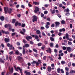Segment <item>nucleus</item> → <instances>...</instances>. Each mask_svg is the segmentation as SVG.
<instances>
[{"label": "nucleus", "mask_w": 75, "mask_h": 75, "mask_svg": "<svg viewBox=\"0 0 75 75\" xmlns=\"http://www.w3.org/2000/svg\"><path fill=\"white\" fill-rule=\"evenodd\" d=\"M4 11H5V13L6 14H7V11L9 14H11V13L12 9L11 8H10L9 10L8 8L5 7H4Z\"/></svg>", "instance_id": "nucleus-1"}, {"label": "nucleus", "mask_w": 75, "mask_h": 75, "mask_svg": "<svg viewBox=\"0 0 75 75\" xmlns=\"http://www.w3.org/2000/svg\"><path fill=\"white\" fill-rule=\"evenodd\" d=\"M17 59L19 62H23L24 59L22 57L20 56H18L17 58Z\"/></svg>", "instance_id": "nucleus-2"}, {"label": "nucleus", "mask_w": 75, "mask_h": 75, "mask_svg": "<svg viewBox=\"0 0 75 75\" xmlns=\"http://www.w3.org/2000/svg\"><path fill=\"white\" fill-rule=\"evenodd\" d=\"M40 11V8L38 6L35 7V10L34 11V12L35 13H37L39 11Z\"/></svg>", "instance_id": "nucleus-3"}, {"label": "nucleus", "mask_w": 75, "mask_h": 75, "mask_svg": "<svg viewBox=\"0 0 75 75\" xmlns=\"http://www.w3.org/2000/svg\"><path fill=\"white\" fill-rule=\"evenodd\" d=\"M66 38L67 40H68L69 41H72V39H69V35H68L67 33H66Z\"/></svg>", "instance_id": "nucleus-4"}, {"label": "nucleus", "mask_w": 75, "mask_h": 75, "mask_svg": "<svg viewBox=\"0 0 75 75\" xmlns=\"http://www.w3.org/2000/svg\"><path fill=\"white\" fill-rule=\"evenodd\" d=\"M33 18L32 19V21L33 22L37 21V17L35 16H33Z\"/></svg>", "instance_id": "nucleus-5"}, {"label": "nucleus", "mask_w": 75, "mask_h": 75, "mask_svg": "<svg viewBox=\"0 0 75 75\" xmlns=\"http://www.w3.org/2000/svg\"><path fill=\"white\" fill-rule=\"evenodd\" d=\"M21 23H18V21L16 22L15 24V25L16 27V26H17V25H18V26H21Z\"/></svg>", "instance_id": "nucleus-6"}, {"label": "nucleus", "mask_w": 75, "mask_h": 75, "mask_svg": "<svg viewBox=\"0 0 75 75\" xmlns=\"http://www.w3.org/2000/svg\"><path fill=\"white\" fill-rule=\"evenodd\" d=\"M14 67L15 69V70L17 71H18V70H20V71H21V69H20V68L19 67H18L17 68H16V67L15 66H14Z\"/></svg>", "instance_id": "nucleus-7"}, {"label": "nucleus", "mask_w": 75, "mask_h": 75, "mask_svg": "<svg viewBox=\"0 0 75 75\" xmlns=\"http://www.w3.org/2000/svg\"><path fill=\"white\" fill-rule=\"evenodd\" d=\"M60 24V23L59 22H55V25L56 26V27H59Z\"/></svg>", "instance_id": "nucleus-8"}, {"label": "nucleus", "mask_w": 75, "mask_h": 75, "mask_svg": "<svg viewBox=\"0 0 75 75\" xmlns=\"http://www.w3.org/2000/svg\"><path fill=\"white\" fill-rule=\"evenodd\" d=\"M1 31L2 32V33L3 34H5L8 35L9 34V33L8 31H6V32L4 31L3 30H2Z\"/></svg>", "instance_id": "nucleus-9"}, {"label": "nucleus", "mask_w": 75, "mask_h": 75, "mask_svg": "<svg viewBox=\"0 0 75 75\" xmlns=\"http://www.w3.org/2000/svg\"><path fill=\"white\" fill-rule=\"evenodd\" d=\"M9 74H12L13 73V68L12 67L11 69H9Z\"/></svg>", "instance_id": "nucleus-10"}, {"label": "nucleus", "mask_w": 75, "mask_h": 75, "mask_svg": "<svg viewBox=\"0 0 75 75\" xmlns=\"http://www.w3.org/2000/svg\"><path fill=\"white\" fill-rule=\"evenodd\" d=\"M4 40H5V43H7L10 42L9 39L7 38H5Z\"/></svg>", "instance_id": "nucleus-11"}, {"label": "nucleus", "mask_w": 75, "mask_h": 75, "mask_svg": "<svg viewBox=\"0 0 75 75\" xmlns=\"http://www.w3.org/2000/svg\"><path fill=\"white\" fill-rule=\"evenodd\" d=\"M26 39L28 40V41H29L30 40V39H31L32 38L30 36H26L25 38Z\"/></svg>", "instance_id": "nucleus-12"}, {"label": "nucleus", "mask_w": 75, "mask_h": 75, "mask_svg": "<svg viewBox=\"0 0 75 75\" xmlns=\"http://www.w3.org/2000/svg\"><path fill=\"white\" fill-rule=\"evenodd\" d=\"M32 37L34 38L35 39H37V38H39V37L38 35H32Z\"/></svg>", "instance_id": "nucleus-13"}, {"label": "nucleus", "mask_w": 75, "mask_h": 75, "mask_svg": "<svg viewBox=\"0 0 75 75\" xmlns=\"http://www.w3.org/2000/svg\"><path fill=\"white\" fill-rule=\"evenodd\" d=\"M67 50L68 52H71L72 49L70 47H67Z\"/></svg>", "instance_id": "nucleus-14"}, {"label": "nucleus", "mask_w": 75, "mask_h": 75, "mask_svg": "<svg viewBox=\"0 0 75 75\" xmlns=\"http://www.w3.org/2000/svg\"><path fill=\"white\" fill-rule=\"evenodd\" d=\"M8 30H9V31H11V29H12V26L10 24H9L8 25Z\"/></svg>", "instance_id": "nucleus-15"}, {"label": "nucleus", "mask_w": 75, "mask_h": 75, "mask_svg": "<svg viewBox=\"0 0 75 75\" xmlns=\"http://www.w3.org/2000/svg\"><path fill=\"white\" fill-rule=\"evenodd\" d=\"M50 11L52 12V14H53L55 13V9H54L52 11V9H50Z\"/></svg>", "instance_id": "nucleus-16"}, {"label": "nucleus", "mask_w": 75, "mask_h": 75, "mask_svg": "<svg viewBox=\"0 0 75 75\" xmlns=\"http://www.w3.org/2000/svg\"><path fill=\"white\" fill-rule=\"evenodd\" d=\"M36 34L38 35H40L41 32L39 30H37L36 31Z\"/></svg>", "instance_id": "nucleus-17"}, {"label": "nucleus", "mask_w": 75, "mask_h": 75, "mask_svg": "<svg viewBox=\"0 0 75 75\" xmlns=\"http://www.w3.org/2000/svg\"><path fill=\"white\" fill-rule=\"evenodd\" d=\"M48 71L49 72L51 71V67L49 66L47 68Z\"/></svg>", "instance_id": "nucleus-18"}, {"label": "nucleus", "mask_w": 75, "mask_h": 75, "mask_svg": "<svg viewBox=\"0 0 75 75\" xmlns=\"http://www.w3.org/2000/svg\"><path fill=\"white\" fill-rule=\"evenodd\" d=\"M5 18L3 16H2L1 17H0V19L1 20V21H3L4 20Z\"/></svg>", "instance_id": "nucleus-19"}, {"label": "nucleus", "mask_w": 75, "mask_h": 75, "mask_svg": "<svg viewBox=\"0 0 75 75\" xmlns=\"http://www.w3.org/2000/svg\"><path fill=\"white\" fill-rule=\"evenodd\" d=\"M25 73L26 74V75H30L31 74V73L29 72L25 71Z\"/></svg>", "instance_id": "nucleus-20"}, {"label": "nucleus", "mask_w": 75, "mask_h": 75, "mask_svg": "<svg viewBox=\"0 0 75 75\" xmlns=\"http://www.w3.org/2000/svg\"><path fill=\"white\" fill-rule=\"evenodd\" d=\"M9 24H6L5 25H4V27H5V28H8L9 26Z\"/></svg>", "instance_id": "nucleus-21"}, {"label": "nucleus", "mask_w": 75, "mask_h": 75, "mask_svg": "<svg viewBox=\"0 0 75 75\" xmlns=\"http://www.w3.org/2000/svg\"><path fill=\"white\" fill-rule=\"evenodd\" d=\"M47 52H49V53H51V50L50 48H49V50H46Z\"/></svg>", "instance_id": "nucleus-22"}, {"label": "nucleus", "mask_w": 75, "mask_h": 75, "mask_svg": "<svg viewBox=\"0 0 75 75\" xmlns=\"http://www.w3.org/2000/svg\"><path fill=\"white\" fill-rule=\"evenodd\" d=\"M50 40L52 41H54V38L51 36L50 37Z\"/></svg>", "instance_id": "nucleus-23"}, {"label": "nucleus", "mask_w": 75, "mask_h": 75, "mask_svg": "<svg viewBox=\"0 0 75 75\" xmlns=\"http://www.w3.org/2000/svg\"><path fill=\"white\" fill-rule=\"evenodd\" d=\"M16 19H13L12 21V23H14L16 22Z\"/></svg>", "instance_id": "nucleus-24"}, {"label": "nucleus", "mask_w": 75, "mask_h": 75, "mask_svg": "<svg viewBox=\"0 0 75 75\" xmlns=\"http://www.w3.org/2000/svg\"><path fill=\"white\" fill-rule=\"evenodd\" d=\"M33 4H34L35 5H39V3H37L36 2H33Z\"/></svg>", "instance_id": "nucleus-25"}, {"label": "nucleus", "mask_w": 75, "mask_h": 75, "mask_svg": "<svg viewBox=\"0 0 75 75\" xmlns=\"http://www.w3.org/2000/svg\"><path fill=\"white\" fill-rule=\"evenodd\" d=\"M19 53V52L18 50H17L15 52V54L17 55H18Z\"/></svg>", "instance_id": "nucleus-26"}, {"label": "nucleus", "mask_w": 75, "mask_h": 75, "mask_svg": "<svg viewBox=\"0 0 75 75\" xmlns=\"http://www.w3.org/2000/svg\"><path fill=\"white\" fill-rule=\"evenodd\" d=\"M69 73L70 74H75V71L74 70H71L70 71Z\"/></svg>", "instance_id": "nucleus-27"}, {"label": "nucleus", "mask_w": 75, "mask_h": 75, "mask_svg": "<svg viewBox=\"0 0 75 75\" xmlns=\"http://www.w3.org/2000/svg\"><path fill=\"white\" fill-rule=\"evenodd\" d=\"M0 62L1 63H2L3 64H4V62L3 60L1 58L0 59Z\"/></svg>", "instance_id": "nucleus-28"}, {"label": "nucleus", "mask_w": 75, "mask_h": 75, "mask_svg": "<svg viewBox=\"0 0 75 75\" xmlns=\"http://www.w3.org/2000/svg\"><path fill=\"white\" fill-rule=\"evenodd\" d=\"M57 72L58 73H60V68H58L57 69Z\"/></svg>", "instance_id": "nucleus-29"}, {"label": "nucleus", "mask_w": 75, "mask_h": 75, "mask_svg": "<svg viewBox=\"0 0 75 75\" xmlns=\"http://www.w3.org/2000/svg\"><path fill=\"white\" fill-rule=\"evenodd\" d=\"M13 47V45H11L9 47V50H12Z\"/></svg>", "instance_id": "nucleus-30"}, {"label": "nucleus", "mask_w": 75, "mask_h": 75, "mask_svg": "<svg viewBox=\"0 0 75 75\" xmlns=\"http://www.w3.org/2000/svg\"><path fill=\"white\" fill-rule=\"evenodd\" d=\"M61 23L63 25L65 24V21H64L62 20L61 21Z\"/></svg>", "instance_id": "nucleus-31"}, {"label": "nucleus", "mask_w": 75, "mask_h": 75, "mask_svg": "<svg viewBox=\"0 0 75 75\" xmlns=\"http://www.w3.org/2000/svg\"><path fill=\"white\" fill-rule=\"evenodd\" d=\"M41 48L42 50H44V49L45 48V46L44 45H43Z\"/></svg>", "instance_id": "nucleus-32"}, {"label": "nucleus", "mask_w": 75, "mask_h": 75, "mask_svg": "<svg viewBox=\"0 0 75 75\" xmlns=\"http://www.w3.org/2000/svg\"><path fill=\"white\" fill-rule=\"evenodd\" d=\"M49 58L50 59V60H51L52 61H53V59L50 56H49Z\"/></svg>", "instance_id": "nucleus-33"}, {"label": "nucleus", "mask_w": 75, "mask_h": 75, "mask_svg": "<svg viewBox=\"0 0 75 75\" xmlns=\"http://www.w3.org/2000/svg\"><path fill=\"white\" fill-rule=\"evenodd\" d=\"M65 63V61H61V63L62 65L64 64Z\"/></svg>", "instance_id": "nucleus-34"}, {"label": "nucleus", "mask_w": 75, "mask_h": 75, "mask_svg": "<svg viewBox=\"0 0 75 75\" xmlns=\"http://www.w3.org/2000/svg\"><path fill=\"white\" fill-rule=\"evenodd\" d=\"M38 46H41L42 45V43H38L37 44Z\"/></svg>", "instance_id": "nucleus-35"}, {"label": "nucleus", "mask_w": 75, "mask_h": 75, "mask_svg": "<svg viewBox=\"0 0 75 75\" xmlns=\"http://www.w3.org/2000/svg\"><path fill=\"white\" fill-rule=\"evenodd\" d=\"M59 57L58 58V59L59 60L61 59H62V57H61V55L60 54H59Z\"/></svg>", "instance_id": "nucleus-36"}, {"label": "nucleus", "mask_w": 75, "mask_h": 75, "mask_svg": "<svg viewBox=\"0 0 75 75\" xmlns=\"http://www.w3.org/2000/svg\"><path fill=\"white\" fill-rule=\"evenodd\" d=\"M13 54V51H11V52H10L9 53V54L10 55H11Z\"/></svg>", "instance_id": "nucleus-37"}, {"label": "nucleus", "mask_w": 75, "mask_h": 75, "mask_svg": "<svg viewBox=\"0 0 75 75\" xmlns=\"http://www.w3.org/2000/svg\"><path fill=\"white\" fill-rule=\"evenodd\" d=\"M50 46L51 47H52L54 46V45L52 43H51L50 44Z\"/></svg>", "instance_id": "nucleus-38"}, {"label": "nucleus", "mask_w": 75, "mask_h": 75, "mask_svg": "<svg viewBox=\"0 0 75 75\" xmlns=\"http://www.w3.org/2000/svg\"><path fill=\"white\" fill-rule=\"evenodd\" d=\"M25 24L23 23L22 24V25H21L22 27H25Z\"/></svg>", "instance_id": "nucleus-39"}, {"label": "nucleus", "mask_w": 75, "mask_h": 75, "mask_svg": "<svg viewBox=\"0 0 75 75\" xmlns=\"http://www.w3.org/2000/svg\"><path fill=\"white\" fill-rule=\"evenodd\" d=\"M38 63H39V64L41 65V61L40 59H38Z\"/></svg>", "instance_id": "nucleus-40"}, {"label": "nucleus", "mask_w": 75, "mask_h": 75, "mask_svg": "<svg viewBox=\"0 0 75 75\" xmlns=\"http://www.w3.org/2000/svg\"><path fill=\"white\" fill-rule=\"evenodd\" d=\"M39 64H40V63H39V62H36V63L35 64L36 66H38Z\"/></svg>", "instance_id": "nucleus-41"}, {"label": "nucleus", "mask_w": 75, "mask_h": 75, "mask_svg": "<svg viewBox=\"0 0 75 75\" xmlns=\"http://www.w3.org/2000/svg\"><path fill=\"white\" fill-rule=\"evenodd\" d=\"M23 42L24 43H26L27 42V41L26 40H25V39H23Z\"/></svg>", "instance_id": "nucleus-42"}, {"label": "nucleus", "mask_w": 75, "mask_h": 75, "mask_svg": "<svg viewBox=\"0 0 75 75\" xmlns=\"http://www.w3.org/2000/svg\"><path fill=\"white\" fill-rule=\"evenodd\" d=\"M8 59V55L6 56V60H7Z\"/></svg>", "instance_id": "nucleus-43"}, {"label": "nucleus", "mask_w": 75, "mask_h": 75, "mask_svg": "<svg viewBox=\"0 0 75 75\" xmlns=\"http://www.w3.org/2000/svg\"><path fill=\"white\" fill-rule=\"evenodd\" d=\"M65 70L67 71H69V68H68L67 67H66L65 68Z\"/></svg>", "instance_id": "nucleus-44"}, {"label": "nucleus", "mask_w": 75, "mask_h": 75, "mask_svg": "<svg viewBox=\"0 0 75 75\" xmlns=\"http://www.w3.org/2000/svg\"><path fill=\"white\" fill-rule=\"evenodd\" d=\"M45 27L47 29H48L49 28V25H46Z\"/></svg>", "instance_id": "nucleus-45"}, {"label": "nucleus", "mask_w": 75, "mask_h": 75, "mask_svg": "<svg viewBox=\"0 0 75 75\" xmlns=\"http://www.w3.org/2000/svg\"><path fill=\"white\" fill-rule=\"evenodd\" d=\"M25 49H23V54H25Z\"/></svg>", "instance_id": "nucleus-46"}, {"label": "nucleus", "mask_w": 75, "mask_h": 75, "mask_svg": "<svg viewBox=\"0 0 75 75\" xmlns=\"http://www.w3.org/2000/svg\"><path fill=\"white\" fill-rule=\"evenodd\" d=\"M60 71H61L62 73L63 74L64 73V71L63 69H60Z\"/></svg>", "instance_id": "nucleus-47"}, {"label": "nucleus", "mask_w": 75, "mask_h": 75, "mask_svg": "<svg viewBox=\"0 0 75 75\" xmlns=\"http://www.w3.org/2000/svg\"><path fill=\"white\" fill-rule=\"evenodd\" d=\"M68 44L69 45H71L72 44V43L71 42H69V41H68Z\"/></svg>", "instance_id": "nucleus-48"}, {"label": "nucleus", "mask_w": 75, "mask_h": 75, "mask_svg": "<svg viewBox=\"0 0 75 75\" xmlns=\"http://www.w3.org/2000/svg\"><path fill=\"white\" fill-rule=\"evenodd\" d=\"M65 15H66V16H69V15H70V13H69V12H67V13H65Z\"/></svg>", "instance_id": "nucleus-49"}, {"label": "nucleus", "mask_w": 75, "mask_h": 75, "mask_svg": "<svg viewBox=\"0 0 75 75\" xmlns=\"http://www.w3.org/2000/svg\"><path fill=\"white\" fill-rule=\"evenodd\" d=\"M42 35L44 36H46V35L45 34V33L43 32H42Z\"/></svg>", "instance_id": "nucleus-50"}, {"label": "nucleus", "mask_w": 75, "mask_h": 75, "mask_svg": "<svg viewBox=\"0 0 75 75\" xmlns=\"http://www.w3.org/2000/svg\"><path fill=\"white\" fill-rule=\"evenodd\" d=\"M44 6L46 8H47L49 6V5L48 4H45L44 5Z\"/></svg>", "instance_id": "nucleus-51"}, {"label": "nucleus", "mask_w": 75, "mask_h": 75, "mask_svg": "<svg viewBox=\"0 0 75 75\" xmlns=\"http://www.w3.org/2000/svg\"><path fill=\"white\" fill-rule=\"evenodd\" d=\"M21 69V70H20V72L21 74V75H23V73L22 72V69Z\"/></svg>", "instance_id": "nucleus-52"}, {"label": "nucleus", "mask_w": 75, "mask_h": 75, "mask_svg": "<svg viewBox=\"0 0 75 75\" xmlns=\"http://www.w3.org/2000/svg\"><path fill=\"white\" fill-rule=\"evenodd\" d=\"M33 50L34 51V52H35L37 53L38 52V51L37 50L33 49Z\"/></svg>", "instance_id": "nucleus-53"}, {"label": "nucleus", "mask_w": 75, "mask_h": 75, "mask_svg": "<svg viewBox=\"0 0 75 75\" xmlns=\"http://www.w3.org/2000/svg\"><path fill=\"white\" fill-rule=\"evenodd\" d=\"M54 52H55V53H57V50L56 49H55L54 50Z\"/></svg>", "instance_id": "nucleus-54"}, {"label": "nucleus", "mask_w": 75, "mask_h": 75, "mask_svg": "<svg viewBox=\"0 0 75 75\" xmlns=\"http://www.w3.org/2000/svg\"><path fill=\"white\" fill-rule=\"evenodd\" d=\"M25 47H28L29 46V45L28 44H26L25 45Z\"/></svg>", "instance_id": "nucleus-55"}, {"label": "nucleus", "mask_w": 75, "mask_h": 75, "mask_svg": "<svg viewBox=\"0 0 75 75\" xmlns=\"http://www.w3.org/2000/svg\"><path fill=\"white\" fill-rule=\"evenodd\" d=\"M48 13L47 12V11H45L44 12V14H47Z\"/></svg>", "instance_id": "nucleus-56"}, {"label": "nucleus", "mask_w": 75, "mask_h": 75, "mask_svg": "<svg viewBox=\"0 0 75 75\" xmlns=\"http://www.w3.org/2000/svg\"><path fill=\"white\" fill-rule=\"evenodd\" d=\"M62 49L63 50H65L66 49V48L64 46L62 47Z\"/></svg>", "instance_id": "nucleus-57"}, {"label": "nucleus", "mask_w": 75, "mask_h": 75, "mask_svg": "<svg viewBox=\"0 0 75 75\" xmlns=\"http://www.w3.org/2000/svg\"><path fill=\"white\" fill-rule=\"evenodd\" d=\"M46 56H44V57L43 58V59L45 60H46Z\"/></svg>", "instance_id": "nucleus-58"}, {"label": "nucleus", "mask_w": 75, "mask_h": 75, "mask_svg": "<svg viewBox=\"0 0 75 75\" xmlns=\"http://www.w3.org/2000/svg\"><path fill=\"white\" fill-rule=\"evenodd\" d=\"M71 64V62H69L68 64V67H70Z\"/></svg>", "instance_id": "nucleus-59"}, {"label": "nucleus", "mask_w": 75, "mask_h": 75, "mask_svg": "<svg viewBox=\"0 0 75 75\" xmlns=\"http://www.w3.org/2000/svg\"><path fill=\"white\" fill-rule=\"evenodd\" d=\"M44 16V15L43 14V13H41V17L42 18Z\"/></svg>", "instance_id": "nucleus-60"}, {"label": "nucleus", "mask_w": 75, "mask_h": 75, "mask_svg": "<svg viewBox=\"0 0 75 75\" xmlns=\"http://www.w3.org/2000/svg\"><path fill=\"white\" fill-rule=\"evenodd\" d=\"M54 25H55L54 24H53L51 25V27L53 28V27H54Z\"/></svg>", "instance_id": "nucleus-61"}, {"label": "nucleus", "mask_w": 75, "mask_h": 75, "mask_svg": "<svg viewBox=\"0 0 75 75\" xmlns=\"http://www.w3.org/2000/svg\"><path fill=\"white\" fill-rule=\"evenodd\" d=\"M16 44L18 46H19L20 45V43L19 42H17L16 43Z\"/></svg>", "instance_id": "nucleus-62"}, {"label": "nucleus", "mask_w": 75, "mask_h": 75, "mask_svg": "<svg viewBox=\"0 0 75 75\" xmlns=\"http://www.w3.org/2000/svg\"><path fill=\"white\" fill-rule=\"evenodd\" d=\"M66 75H69V72H68V71H67L66 72Z\"/></svg>", "instance_id": "nucleus-63"}, {"label": "nucleus", "mask_w": 75, "mask_h": 75, "mask_svg": "<svg viewBox=\"0 0 75 75\" xmlns=\"http://www.w3.org/2000/svg\"><path fill=\"white\" fill-rule=\"evenodd\" d=\"M5 73H6V72L5 71H4V72H2L1 74V75H4V74Z\"/></svg>", "instance_id": "nucleus-64"}]
</instances>
